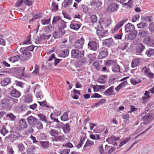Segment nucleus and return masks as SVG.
Returning <instances> with one entry per match:
<instances>
[{"instance_id": "nucleus-1", "label": "nucleus", "mask_w": 154, "mask_h": 154, "mask_svg": "<svg viewBox=\"0 0 154 154\" xmlns=\"http://www.w3.org/2000/svg\"><path fill=\"white\" fill-rule=\"evenodd\" d=\"M28 123L32 127H36L38 129L43 128V125L38 119L32 116H30L26 119Z\"/></svg>"}, {"instance_id": "nucleus-2", "label": "nucleus", "mask_w": 154, "mask_h": 154, "mask_svg": "<svg viewBox=\"0 0 154 154\" xmlns=\"http://www.w3.org/2000/svg\"><path fill=\"white\" fill-rule=\"evenodd\" d=\"M1 103V106L4 109L10 110L12 107L9 97L3 99Z\"/></svg>"}, {"instance_id": "nucleus-3", "label": "nucleus", "mask_w": 154, "mask_h": 154, "mask_svg": "<svg viewBox=\"0 0 154 154\" xmlns=\"http://www.w3.org/2000/svg\"><path fill=\"white\" fill-rule=\"evenodd\" d=\"M78 49H72L71 51V56L73 58L78 59L83 57L84 54L83 51H80Z\"/></svg>"}, {"instance_id": "nucleus-4", "label": "nucleus", "mask_w": 154, "mask_h": 154, "mask_svg": "<svg viewBox=\"0 0 154 154\" xmlns=\"http://www.w3.org/2000/svg\"><path fill=\"white\" fill-rule=\"evenodd\" d=\"M108 32V30H104L102 25H100L97 29V34L102 37L107 36Z\"/></svg>"}, {"instance_id": "nucleus-5", "label": "nucleus", "mask_w": 154, "mask_h": 154, "mask_svg": "<svg viewBox=\"0 0 154 154\" xmlns=\"http://www.w3.org/2000/svg\"><path fill=\"white\" fill-rule=\"evenodd\" d=\"M108 51L107 48L102 47L100 48V52L98 57L99 58L101 59L105 58L108 55Z\"/></svg>"}, {"instance_id": "nucleus-6", "label": "nucleus", "mask_w": 154, "mask_h": 154, "mask_svg": "<svg viewBox=\"0 0 154 154\" xmlns=\"http://www.w3.org/2000/svg\"><path fill=\"white\" fill-rule=\"evenodd\" d=\"M31 55V54L29 52L27 51L24 49L22 52V54L19 55V59L21 60L25 61L28 59Z\"/></svg>"}, {"instance_id": "nucleus-7", "label": "nucleus", "mask_w": 154, "mask_h": 154, "mask_svg": "<svg viewBox=\"0 0 154 154\" xmlns=\"http://www.w3.org/2000/svg\"><path fill=\"white\" fill-rule=\"evenodd\" d=\"M84 39L83 38L77 40L75 43V48L78 49H82L83 45L84 44Z\"/></svg>"}, {"instance_id": "nucleus-8", "label": "nucleus", "mask_w": 154, "mask_h": 154, "mask_svg": "<svg viewBox=\"0 0 154 154\" xmlns=\"http://www.w3.org/2000/svg\"><path fill=\"white\" fill-rule=\"evenodd\" d=\"M125 22L126 21L125 20H122L118 23L115 26L111 29V32L114 33L118 31L119 29L123 25Z\"/></svg>"}, {"instance_id": "nucleus-9", "label": "nucleus", "mask_w": 154, "mask_h": 154, "mask_svg": "<svg viewBox=\"0 0 154 154\" xmlns=\"http://www.w3.org/2000/svg\"><path fill=\"white\" fill-rule=\"evenodd\" d=\"M66 31L63 29H60L57 31L55 32L53 35L55 38H58L62 37L65 33Z\"/></svg>"}, {"instance_id": "nucleus-10", "label": "nucleus", "mask_w": 154, "mask_h": 154, "mask_svg": "<svg viewBox=\"0 0 154 154\" xmlns=\"http://www.w3.org/2000/svg\"><path fill=\"white\" fill-rule=\"evenodd\" d=\"M142 119L144 121H147V123L150 122L152 120V116L150 113L146 114V112H143L141 115Z\"/></svg>"}, {"instance_id": "nucleus-11", "label": "nucleus", "mask_w": 154, "mask_h": 154, "mask_svg": "<svg viewBox=\"0 0 154 154\" xmlns=\"http://www.w3.org/2000/svg\"><path fill=\"white\" fill-rule=\"evenodd\" d=\"M88 46L89 49L94 51L97 50L98 48L96 42L92 41L89 42Z\"/></svg>"}, {"instance_id": "nucleus-12", "label": "nucleus", "mask_w": 154, "mask_h": 154, "mask_svg": "<svg viewBox=\"0 0 154 154\" xmlns=\"http://www.w3.org/2000/svg\"><path fill=\"white\" fill-rule=\"evenodd\" d=\"M27 127V124L25 119H22L20 120L18 125V128L20 130L24 129Z\"/></svg>"}, {"instance_id": "nucleus-13", "label": "nucleus", "mask_w": 154, "mask_h": 154, "mask_svg": "<svg viewBox=\"0 0 154 154\" xmlns=\"http://www.w3.org/2000/svg\"><path fill=\"white\" fill-rule=\"evenodd\" d=\"M119 9L118 5L114 3L111 4L107 7V11H108L115 12L118 11Z\"/></svg>"}, {"instance_id": "nucleus-14", "label": "nucleus", "mask_w": 154, "mask_h": 154, "mask_svg": "<svg viewBox=\"0 0 154 154\" xmlns=\"http://www.w3.org/2000/svg\"><path fill=\"white\" fill-rule=\"evenodd\" d=\"M81 25L78 22L73 21L71 22L69 27L72 29L77 30L80 28Z\"/></svg>"}, {"instance_id": "nucleus-15", "label": "nucleus", "mask_w": 154, "mask_h": 154, "mask_svg": "<svg viewBox=\"0 0 154 154\" xmlns=\"http://www.w3.org/2000/svg\"><path fill=\"white\" fill-rule=\"evenodd\" d=\"M111 23V20L109 19L103 20L102 18H101L99 21V23L100 24V25H102V26L103 25L104 27L109 26Z\"/></svg>"}, {"instance_id": "nucleus-16", "label": "nucleus", "mask_w": 154, "mask_h": 154, "mask_svg": "<svg viewBox=\"0 0 154 154\" xmlns=\"http://www.w3.org/2000/svg\"><path fill=\"white\" fill-rule=\"evenodd\" d=\"M81 59L76 63V66L77 67H80L83 64H86L88 61L85 57H82Z\"/></svg>"}, {"instance_id": "nucleus-17", "label": "nucleus", "mask_w": 154, "mask_h": 154, "mask_svg": "<svg viewBox=\"0 0 154 154\" xmlns=\"http://www.w3.org/2000/svg\"><path fill=\"white\" fill-rule=\"evenodd\" d=\"M9 138H13L14 140H15L22 138V137L17 133L15 132L10 134L8 137H6L5 139L6 140Z\"/></svg>"}, {"instance_id": "nucleus-18", "label": "nucleus", "mask_w": 154, "mask_h": 154, "mask_svg": "<svg viewBox=\"0 0 154 154\" xmlns=\"http://www.w3.org/2000/svg\"><path fill=\"white\" fill-rule=\"evenodd\" d=\"M125 32H131L135 29V26L133 24L128 23L125 26Z\"/></svg>"}, {"instance_id": "nucleus-19", "label": "nucleus", "mask_w": 154, "mask_h": 154, "mask_svg": "<svg viewBox=\"0 0 154 154\" xmlns=\"http://www.w3.org/2000/svg\"><path fill=\"white\" fill-rule=\"evenodd\" d=\"M114 87L112 86L106 90L104 92L105 95L107 96H111L113 95V93L114 91Z\"/></svg>"}, {"instance_id": "nucleus-20", "label": "nucleus", "mask_w": 154, "mask_h": 154, "mask_svg": "<svg viewBox=\"0 0 154 154\" xmlns=\"http://www.w3.org/2000/svg\"><path fill=\"white\" fill-rule=\"evenodd\" d=\"M102 0H92L91 2V6H94L97 7L101 6L102 4Z\"/></svg>"}, {"instance_id": "nucleus-21", "label": "nucleus", "mask_w": 154, "mask_h": 154, "mask_svg": "<svg viewBox=\"0 0 154 154\" xmlns=\"http://www.w3.org/2000/svg\"><path fill=\"white\" fill-rule=\"evenodd\" d=\"M10 94L11 96L16 98L19 97L21 95L20 93L16 89L12 90Z\"/></svg>"}, {"instance_id": "nucleus-22", "label": "nucleus", "mask_w": 154, "mask_h": 154, "mask_svg": "<svg viewBox=\"0 0 154 154\" xmlns=\"http://www.w3.org/2000/svg\"><path fill=\"white\" fill-rule=\"evenodd\" d=\"M103 41V44L108 47L112 46L113 42L112 39L111 38L106 39Z\"/></svg>"}, {"instance_id": "nucleus-23", "label": "nucleus", "mask_w": 154, "mask_h": 154, "mask_svg": "<svg viewBox=\"0 0 154 154\" xmlns=\"http://www.w3.org/2000/svg\"><path fill=\"white\" fill-rule=\"evenodd\" d=\"M145 47L142 43L138 44L136 49V52L137 53H141L144 50Z\"/></svg>"}, {"instance_id": "nucleus-24", "label": "nucleus", "mask_w": 154, "mask_h": 154, "mask_svg": "<svg viewBox=\"0 0 154 154\" xmlns=\"http://www.w3.org/2000/svg\"><path fill=\"white\" fill-rule=\"evenodd\" d=\"M73 91V93L71 95L72 98L75 100L79 98L78 95H81L80 91L74 89Z\"/></svg>"}, {"instance_id": "nucleus-25", "label": "nucleus", "mask_w": 154, "mask_h": 154, "mask_svg": "<svg viewBox=\"0 0 154 154\" xmlns=\"http://www.w3.org/2000/svg\"><path fill=\"white\" fill-rule=\"evenodd\" d=\"M130 81L133 85H136L139 83H140L141 80L139 77H135L131 78Z\"/></svg>"}, {"instance_id": "nucleus-26", "label": "nucleus", "mask_w": 154, "mask_h": 154, "mask_svg": "<svg viewBox=\"0 0 154 154\" xmlns=\"http://www.w3.org/2000/svg\"><path fill=\"white\" fill-rule=\"evenodd\" d=\"M137 34V30H134L130 33L128 35V39L129 40H132L135 38Z\"/></svg>"}, {"instance_id": "nucleus-27", "label": "nucleus", "mask_w": 154, "mask_h": 154, "mask_svg": "<svg viewBox=\"0 0 154 154\" xmlns=\"http://www.w3.org/2000/svg\"><path fill=\"white\" fill-rule=\"evenodd\" d=\"M138 35L142 37H145L150 35L149 32L148 30L140 31L139 32Z\"/></svg>"}, {"instance_id": "nucleus-28", "label": "nucleus", "mask_w": 154, "mask_h": 154, "mask_svg": "<svg viewBox=\"0 0 154 154\" xmlns=\"http://www.w3.org/2000/svg\"><path fill=\"white\" fill-rule=\"evenodd\" d=\"M106 141L109 144H111L115 146H117L116 142L115 141V139L114 138L113 135L112 136L109 138L106 139Z\"/></svg>"}, {"instance_id": "nucleus-29", "label": "nucleus", "mask_w": 154, "mask_h": 154, "mask_svg": "<svg viewBox=\"0 0 154 154\" xmlns=\"http://www.w3.org/2000/svg\"><path fill=\"white\" fill-rule=\"evenodd\" d=\"M144 72L145 75L148 77L151 78L153 77V74L150 72L149 69L146 68L144 70Z\"/></svg>"}, {"instance_id": "nucleus-30", "label": "nucleus", "mask_w": 154, "mask_h": 154, "mask_svg": "<svg viewBox=\"0 0 154 154\" xmlns=\"http://www.w3.org/2000/svg\"><path fill=\"white\" fill-rule=\"evenodd\" d=\"M150 35L144 37L143 40L144 43L147 45L148 46L150 45V43L151 41L150 40Z\"/></svg>"}, {"instance_id": "nucleus-31", "label": "nucleus", "mask_w": 154, "mask_h": 154, "mask_svg": "<svg viewBox=\"0 0 154 154\" xmlns=\"http://www.w3.org/2000/svg\"><path fill=\"white\" fill-rule=\"evenodd\" d=\"M107 76L106 75H102L100 76L98 79V82L101 84L105 83L107 79Z\"/></svg>"}, {"instance_id": "nucleus-32", "label": "nucleus", "mask_w": 154, "mask_h": 154, "mask_svg": "<svg viewBox=\"0 0 154 154\" xmlns=\"http://www.w3.org/2000/svg\"><path fill=\"white\" fill-rule=\"evenodd\" d=\"M10 82V79L8 78H6L1 82V84L2 86H5L9 84Z\"/></svg>"}, {"instance_id": "nucleus-33", "label": "nucleus", "mask_w": 154, "mask_h": 154, "mask_svg": "<svg viewBox=\"0 0 154 154\" xmlns=\"http://www.w3.org/2000/svg\"><path fill=\"white\" fill-rule=\"evenodd\" d=\"M6 117L9 118V119L12 121H14L16 119V116L12 113L10 112L6 114Z\"/></svg>"}, {"instance_id": "nucleus-34", "label": "nucleus", "mask_w": 154, "mask_h": 154, "mask_svg": "<svg viewBox=\"0 0 154 154\" xmlns=\"http://www.w3.org/2000/svg\"><path fill=\"white\" fill-rule=\"evenodd\" d=\"M127 81H124L123 82H122L119 85L117 86L116 87L115 89L117 91H118L122 88L124 87L127 84Z\"/></svg>"}, {"instance_id": "nucleus-35", "label": "nucleus", "mask_w": 154, "mask_h": 154, "mask_svg": "<svg viewBox=\"0 0 154 154\" xmlns=\"http://www.w3.org/2000/svg\"><path fill=\"white\" fill-rule=\"evenodd\" d=\"M38 116L41 121L44 122H47V119L46 117L44 115L40 113L38 114Z\"/></svg>"}, {"instance_id": "nucleus-36", "label": "nucleus", "mask_w": 154, "mask_h": 154, "mask_svg": "<svg viewBox=\"0 0 154 154\" xmlns=\"http://www.w3.org/2000/svg\"><path fill=\"white\" fill-rule=\"evenodd\" d=\"M24 101L26 103H30L32 101V97L31 95L28 94L26 96Z\"/></svg>"}, {"instance_id": "nucleus-37", "label": "nucleus", "mask_w": 154, "mask_h": 154, "mask_svg": "<svg viewBox=\"0 0 154 154\" xmlns=\"http://www.w3.org/2000/svg\"><path fill=\"white\" fill-rule=\"evenodd\" d=\"M139 60L138 58L134 59L132 62L131 66L133 67H134L137 66L139 64Z\"/></svg>"}, {"instance_id": "nucleus-38", "label": "nucleus", "mask_w": 154, "mask_h": 154, "mask_svg": "<svg viewBox=\"0 0 154 154\" xmlns=\"http://www.w3.org/2000/svg\"><path fill=\"white\" fill-rule=\"evenodd\" d=\"M89 137L91 139L93 140H100V137L98 134H91L90 135Z\"/></svg>"}, {"instance_id": "nucleus-39", "label": "nucleus", "mask_w": 154, "mask_h": 154, "mask_svg": "<svg viewBox=\"0 0 154 154\" xmlns=\"http://www.w3.org/2000/svg\"><path fill=\"white\" fill-rule=\"evenodd\" d=\"M49 133L51 135L53 136H56L58 134L57 131L53 129H51L49 131Z\"/></svg>"}, {"instance_id": "nucleus-40", "label": "nucleus", "mask_w": 154, "mask_h": 154, "mask_svg": "<svg viewBox=\"0 0 154 154\" xmlns=\"http://www.w3.org/2000/svg\"><path fill=\"white\" fill-rule=\"evenodd\" d=\"M133 0H129L128 2L125 3L123 5L126 8H129L132 6V1Z\"/></svg>"}, {"instance_id": "nucleus-41", "label": "nucleus", "mask_w": 154, "mask_h": 154, "mask_svg": "<svg viewBox=\"0 0 154 154\" xmlns=\"http://www.w3.org/2000/svg\"><path fill=\"white\" fill-rule=\"evenodd\" d=\"M146 54L148 57H150L154 54V49L152 48L148 49L146 51Z\"/></svg>"}, {"instance_id": "nucleus-42", "label": "nucleus", "mask_w": 154, "mask_h": 154, "mask_svg": "<svg viewBox=\"0 0 154 154\" xmlns=\"http://www.w3.org/2000/svg\"><path fill=\"white\" fill-rule=\"evenodd\" d=\"M58 24V27H60V29L66 27V23L63 20H60V22Z\"/></svg>"}, {"instance_id": "nucleus-43", "label": "nucleus", "mask_w": 154, "mask_h": 154, "mask_svg": "<svg viewBox=\"0 0 154 154\" xmlns=\"http://www.w3.org/2000/svg\"><path fill=\"white\" fill-rule=\"evenodd\" d=\"M120 66L118 65H114L112 68V71L115 72H119L120 71Z\"/></svg>"}, {"instance_id": "nucleus-44", "label": "nucleus", "mask_w": 154, "mask_h": 154, "mask_svg": "<svg viewBox=\"0 0 154 154\" xmlns=\"http://www.w3.org/2000/svg\"><path fill=\"white\" fill-rule=\"evenodd\" d=\"M17 147L19 152H23L25 149V147L22 143H20L17 145Z\"/></svg>"}, {"instance_id": "nucleus-45", "label": "nucleus", "mask_w": 154, "mask_h": 154, "mask_svg": "<svg viewBox=\"0 0 154 154\" xmlns=\"http://www.w3.org/2000/svg\"><path fill=\"white\" fill-rule=\"evenodd\" d=\"M67 49L61 50L60 52V56L62 57H65L67 56Z\"/></svg>"}, {"instance_id": "nucleus-46", "label": "nucleus", "mask_w": 154, "mask_h": 154, "mask_svg": "<svg viewBox=\"0 0 154 154\" xmlns=\"http://www.w3.org/2000/svg\"><path fill=\"white\" fill-rule=\"evenodd\" d=\"M8 132V131L6 129L5 126H2V129L0 130V133H1L4 136Z\"/></svg>"}, {"instance_id": "nucleus-47", "label": "nucleus", "mask_w": 154, "mask_h": 154, "mask_svg": "<svg viewBox=\"0 0 154 154\" xmlns=\"http://www.w3.org/2000/svg\"><path fill=\"white\" fill-rule=\"evenodd\" d=\"M130 139V138L127 137L126 138L125 140L123 141H122L119 144V147H121L124 144H126L128 142Z\"/></svg>"}, {"instance_id": "nucleus-48", "label": "nucleus", "mask_w": 154, "mask_h": 154, "mask_svg": "<svg viewBox=\"0 0 154 154\" xmlns=\"http://www.w3.org/2000/svg\"><path fill=\"white\" fill-rule=\"evenodd\" d=\"M52 10L54 11H56L58 9V5L54 2H52Z\"/></svg>"}, {"instance_id": "nucleus-49", "label": "nucleus", "mask_w": 154, "mask_h": 154, "mask_svg": "<svg viewBox=\"0 0 154 154\" xmlns=\"http://www.w3.org/2000/svg\"><path fill=\"white\" fill-rule=\"evenodd\" d=\"M9 99L10 100V103L12 104V106L16 104L18 102V99H17L11 97H9Z\"/></svg>"}, {"instance_id": "nucleus-50", "label": "nucleus", "mask_w": 154, "mask_h": 154, "mask_svg": "<svg viewBox=\"0 0 154 154\" xmlns=\"http://www.w3.org/2000/svg\"><path fill=\"white\" fill-rule=\"evenodd\" d=\"M19 58V56L17 55L11 57L9 59L10 61L14 63L18 60Z\"/></svg>"}, {"instance_id": "nucleus-51", "label": "nucleus", "mask_w": 154, "mask_h": 154, "mask_svg": "<svg viewBox=\"0 0 154 154\" xmlns=\"http://www.w3.org/2000/svg\"><path fill=\"white\" fill-rule=\"evenodd\" d=\"M106 102V100L105 99H103L99 100L98 102L96 103L94 106H97L98 105L102 104L103 103H105Z\"/></svg>"}, {"instance_id": "nucleus-52", "label": "nucleus", "mask_w": 154, "mask_h": 154, "mask_svg": "<svg viewBox=\"0 0 154 154\" xmlns=\"http://www.w3.org/2000/svg\"><path fill=\"white\" fill-rule=\"evenodd\" d=\"M61 19L60 18V17L59 16H57L54 17L53 18V19L52 21V23L54 24L58 23V24L60 22V20H61Z\"/></svg>"}, {"instance_id": "nucleus-53", "label": "nucleus", "mask_w": 154, "mask_h": 154, "mask_svg": "<svg viewBox=\"0 0 154 154\" xmlns=\"http://www.w3.org/2000/svg\"><path fill=\"white\" fill-rule=\"evenodd\" d=\"M94 143L93 141H91L89 140H88L84 145V147L85 148L89 146H92L94 144Z\"/></svg>"}, {"instance_id": "nucleus-54", "label": "nucleus", "mask_w": 154, "mask_h": 154, "mask_svg": "<svg viewBox=\"0 0 154 154\" xmlns=\"http://www.w3.org/2000/svg\"><path fill=\"white\" fill-rule=\"evenodd\" d=\"M36 96L38 98V100H39L42 98L43 96L41 92H37L36 94Z\"/></svg>"}, {"instance_id": "nucleus-55", "label": "nucleus", "mask_w": 154, "mask_h": 154, "mask_svg": "<svg viewBox=\"0 0 154 154\" xmlns=\"http://www.w3.org/2000/svg\"><path fill=\"white\" fill-rule=\"evenodd\" d=\"M31 35L28 36L26 41H24L23 43V44H29L31 43L30 41Z\"/></svg>"}, {"instance_id": "nucleus-56", "label": "nucleus", "mask_w": 154, "mask_h": 154, "mask_svg": "<svg viewBox=\"0 0 154 154\" xmlns=\"http://www.w3.org/2000/svg\"><path fill=\"white\" fill-rule=\"evenodd\" d=\"M35 47V46H34L33 45H31L26 48L25 49L27 51L29 52L32 51Z\"/></svg>"}, {"instance_id": "nucleus-57", "label": "nucleus", "mask_w": 154, "mask_h": 154, "mask_svg": "<svg viewBox=\"0 0 154 154\" xmlns=\"http://www.w3.org/2000/svg\"><path fill=\"white\" fill-rule=\"evenodd\" d=\"M43 37L42 35H41L40 36V37L38 38H37L36 39V42L37 44H42V41L43 40Z\"/></svg>"}, {"instance_id": "nucleus-58", "label": "nucleus", "mask_w": 154, "mask_h": 154, "mask_svg": "<svg viewBox=\"0 0 154 154\" xmlns=\"http://www.w3.org/2000/svg\"><path fill=\"white\" fill-rule=\"evenodd\" d=\"M114 62L113 60H109L106 61L105 63V65L106 66H109L111 65H113Z\"/></svg>"}, {"instance_id": "nucleus-59", "label": "nucleus", "mask_w": 154, "mask_h": 154, "mask_svg": "<svg viewBox=\"0 0 154 154\" xmlns=\"http://www.w3.org/2000/svg\"><path fill=\"white\" fill-rule=\"evenodd\" d=\"M61 120L63 121H65L67 120V113H64L60 117Z\"/></svg>"}, {"instance_id": "nucleus-60", "label": "nucleus", "mask_w": 154, "mask_h": 154, "mask_svg": "<svg viewBox=\"0 0 154 154\" xmlns=\"http://www.w3.org/2000/svg\"><path fill=\"white\" fill-rule=\"evenodd\" d=\"M41 145L44 148H46L48 145V142H40Z\"/></svg>"}, {"instance_id": "nucleus-61", "label": "nucleus", "mask_w": 154, "mask_h": 154, "mask_svg": "<svg viewBox=\"0 0 154 154\" xmlns=\"http://www.w3.org/2000/svg\"><path fill=\"white\" fill-rule=\"evenodd\" d=\"M149 29L150 32H154V23H152L149 26Z\"/></svg>"}, {"instance_id": "nucleus-62", "label": "nucleus", "mask_w": 154, "mask_h": 154, "mask_svg": "<svg viewBox=\"0 0 154 154\" xmlns=\"http://www.w3.org/2000/svg\"><path fill=\"white\" fill-rule=\"evenodd\" d=\"M146 26V23L144 22H141L137 24V26L138 28L141 29Z\"/></svg>"}, {"instance_id": "nucleus-63", "label": "nucleus", "mask_w": 154, "mask_h": 154, "mask_svg": "<svg viewBox=\"0 0 154 154\" xmlns=\"http://www.w3.org/2000/svg\"><path fill=\"white\" fill-rule=\"evenodd\" d=\"M91 22L93 23L96 22L97 20V18L95 15H92L91 16Z\"/></svg>"}, {"instance_id": "nucleus-64", "label": "nucleus", "mask_w": 154, "mask_h": 154, "mask_svg": "<svg viewBox=\"0 0 154 154\" xmlns=\"http://www.w3.org/2000/svg\"><path fill=\"white\" fill-rule=\"evenodd\" d=\"M140 18V15L139 14H136L134 15L132 18V21L133 22H136L137 20H138Z\"/></svg>"}]
</instances>
